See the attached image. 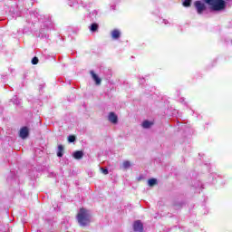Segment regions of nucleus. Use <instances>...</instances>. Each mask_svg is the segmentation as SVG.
I'll use <instances>...</instances> for the list:
<instances>
[{"instance_id":"nucleus-14","label":"nucleus","mask_w":232,"mask_h":232,"mask_svg":"<svg viewBox=\"0 0 232 232\" xmlns=\"http://www.w3.org/2000/svg\"><path fill=\"white\" fill-rule=\"evenodd\" d=\"M90 30L91 32H97L99 30V24L97 23L92 24Z\"/></svg>"},{"instance_id":"nucleus-2","label":"nucleus","mask_w":232,"mask_h":232,"mask_svg":"<svg viewBox=\"0 0 232 232\" xmlns=\"http://www.w3.org/2000/svg\"><path fill=\"white\" fill-rule=\"evenodd\" d=\"M204 3L208 5L210 10L213 12H222V10H226V1L224 0H204Z\"/></svg>"},{"instance_id":"nucleus-11","label":"nucleus","mask_w":232,"mask_h":232,"mask_svg":"<svg viewBox=\"0 0 232 232\" xmlns=\"http://www.w3.org/2000/svg\"><path fill=\"white\" fill-rule=\"evenodd\" d=\"M151 126H153V121H144L142 122V128H144L145 130H148V128H151Z\"/></svg>"},{"instance_id":"nucleus-1","label":"nucleus","mask_w":232,"mask_h":232,"mask_svg":"<svg viewBox=\"0 0 232 232\" xmlns=\"http://www.w3.org/2000/svg\"><path fill=\"white\" fill-rule=\"evenodd\" d=\"M76 218L78 220V224H80L82 227H86V226H90V223L92 222V215L84 208H80Z\"/></svg>"},{"instance_id":"nucleus-16","label":"nucleus","mask_w":232,"mask_h":232,"mask_svg":"<svg viewBox=\"0 0 232 232\" xmlns=\"http://www.w3.org/2000/svg\"><path fill=\"white\" fill-rule=\"evenodd\" d=\"M32 64H39V58H37V56L32 59Z\"/></svg>"},{"instance_id":"nucleus-9","label":"nucleus","mask_w":232,"mask_h":232,"mask_svg":"<svg viewBox=\"0 0 232 232\" xmlns=\"http://www.w3.org/2000/svg\"><path fill=\"white\" fill-rule=\"evenodd\" d=\"M111 36L113 39H119L121 37V31H119L118 29H113L111 33Z\"/></svg>"},{"instance_id":"nucleus-6","label":"nucleus","mask_w":232,"mask_h":232,"mask_svg":"<svg viewBox=\"0 0 232 232\" xmlns=\"http://www.w3.org/2000/svg\"><path fill=\"white\" fill-rule=\"evenodd\" d=\"M90 73L92 77V80L95 82V85L101 86V82H102V80L99 78V76L95 73V72L91 71Z\"/></svg>"},{"instance_id":"nucleus-4","label":"nucleus","mask_w":232,"mask_h":232,"mask_svg":"<svg viewBox=\"0 0 232 232\" xmlns=\"http://www.w3.org/2000/svg\"><path fill=\"white\" fill-rule=\"evenodd\" d=\"M133 229L135 232H143L144 231V225L140 220L135 221L133 224Z\"/></svg>"},{"instance_id":"nucleus-10","label":"nucleus","mask_w":232,"mask_h":232,"mask_svg":"<svg viewBox=\"0 0 232 232\" xmlns=\"http://www.w3.org/2000/svg\"><path fill=\"white\" fill-rule=\"evenodd\" d=\"M130 167H131V162H130V160H125L123 161L122 165L120 168L121 169H128Z\"/></svg>"},{"instance_id":"nucleus-3","label":"nucleus","mask_w":232,"mask_h":232,"mask_svg":"<svg viewBox=\"0 0 232 232\" xmlns=\"http://www.w3.org/2000/svg\"><path fill=\"white\" fill-rule=\"evenodd\" d=\"M194 6L197 10V13L200 15L202 14H204V12H206L207 10V6H206V2H204V0L202 1H196L194 2Z\"/></svg>"},{"instance_id":"nucleus-5","label":"nucleus","mask_w":232,"mask_h":232,"mask_svg":"<svg viewBox=\"0 0 232 232\" xmlns=\"http://www.w3.org/2000/svg\"><path fill=\"white\" fill-rule=\"evenodd\" d=\"M108 121L111 122V124H117L119 122V117L115 112H110L108 116Z\"/></svg>"},{"instance_id":"nucleus-13","label":"nucleus","mask_w":232,"mask_h":232,"mask_svg":"<svg viewBox=\"0 0 232 232\" xmlns=\"http://www.w3.org/2000/svg\"><path fill=\"white\" fill-rule=\"evenodd\" d=\"M148 184L149 186H150V188H153V186H157V179H149Z\"/></svg>"},{"instance_id":"nucleus-17","label":"nucleus","mask_w":232,"mask_h":232,"mask_svg":"<svg viewBox=\"0 0 232 232\" xmlns=\"http://www.w3.org/2000/svg\"><path fill=\"white\" fill-rule=\"evenodd\" d=\"M75 135H70L69 137H68V141L69 142H73L74 140H75Z\"/></svg>"},{"instance_id":"nucleus-8","label":"nucleus","mask_w":232,"mask_h":232,"mask_svg":"<svg viewBox=\"0 0 232 232\" xmlns=\"http://www.w3.org/2000/svg\"><path fill=\"white\" fill-rule=\"evenodd\" d=\"M73 157L76 160H81L84 157V152L82 150H77L73 153Z\"/></svg>"},{"instance_id":"nucleus-15","label":"nucleus","mask_w":232,"mask_h":232,"mask_svg":"<svg viewBox=\"0 0 232 232\" xmlns=\"http://www.w3.org/2000/svg\"><path fill=\"white\" fill-rule=\"evenodd\" d=\"M183 6H185V8H188V6H191V0H184Z\"/></svg>"},{"instance_id":"nucleus-7","label":"nucleus","mask_w":232,"mask_h":232,"mask_svg":"<svg viewBox=\"0 0 232 232\" xmlns=\"http://www.w3.org/2000/svg\"><path fill=\"white\" fill-rule=\"evenodd\" d=\"M30 135V130H28V127H23L20 130V137L21 139H27V137Z\"/></svg>"},{"instance_id":"nucleus-18","label":"nucleus","mask_w":232,"mask_h":232,"mask_svg":"<svg viewBox=\"0 0 232 232\" xmlns=\"http://www.w3.org/2000/svg\"><path fill=\"white\" fill-rule=\"evenodd\" d=\"M101 169H102L103 175H108V173H109L108 169L102 168Z\"/></svg>"},{"instance_id":"nucleus-12","label":"nucleus","mask_w":232,"mask_h":232,"mask_svg":"<svg viewBox=\"0 0 232 232\" xmlns=\"http://www.w3.org/2000/svg\"><path fill=\"white\" fill-rule=\"evenodd\" d=\"M64 155V147L63 145L58 146L57 157H63Z\"/></svg>"}]
</instances>
